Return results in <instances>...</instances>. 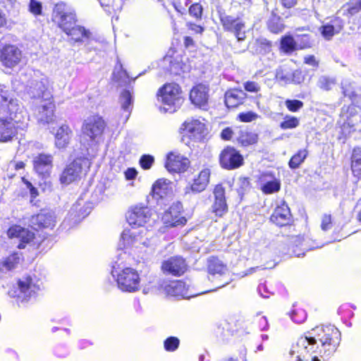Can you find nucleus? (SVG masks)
Segmentation results:
<instances>
[{"label": "nucleus", "instance_id": "27", "mask_svg": "<svg viewBox=\"0 0 361 361\" xmlns=\"http://www.w3.org/2000/svg\"><path fill=\"white\" fill-rule=\"evenodd\" d=\"M185 130L187 135L194 140H200L204 137L206 131L204 123L197 119H192L190 121L184 123Z\"/></svg>", "mask_w": 361, "mask_h": 361}, {"label": "nucleus", "instance_id": "23", "mask_svg": "<svg viewBox=\"0 0 361 361\" xmlns=\"http://www.w3.org/2000/svg\"><path fill=\"white\" fill-rule=\"evenodd\" d=\"M52 163V155L43 153L39 154L33 159L34 169L42 177L49 176L53 166Z\"/></svg>", "mask_w": 361, "mask_h": 361}, {"label": "nucleus", "instance_id": "28", "mask_svg": "<svg viewBox=\"0 0 361 361\" xmlns=\"http://www.w3.org/2000/svg\"><path fill=\"white\" fill-rule=\"evenodd\" d=\"M246 97L247 94L243 90L232 89L226 92L224 102L228 109L235 108L242 104Z\"/></svg>", "mask_w": 361, "mask_h": 361}, {"label": "nucleus", "instance_id": "32", "mask_svg": "<svg viewBox=\"0 0 361 361\" xmlns=\"http://www.w3.org/2000/svg\"><path fill=\"white\" fill-rule=\"evenodd\" d=\"M71 136V130L67 125H62L55 133V145L59 149L67 147Z\"/></svg>", "mask_w": 361, "mask_h": 361}, {"label": "nucleus", "instance_id": "48", "mask_svg": "<svg viewBox=\"0 0 361 361\" xmlns=\"http://www.w3.org/2000/svg\"><path fill=\"white\" fill-rule=\"evenodd\" d=\"M271 42L267 39H258L256 41V51L261 54H265L271 50Z\"/></svg>", "mask_w": 361, "mask_h": 361}, {"label": "nucleus", "instance_id": "29", "mask_svg": "<svg viewBox=\"0 0 361 361\" xmlns=\"http://www.w3.org/2000/svg\"><path fill=\"white\" fill-rule=\"evenodd\" d=\"M343 27V21L340 18H335L329 23L323 25L321 28V34L324 39L330 40L336 34L339 33Z\"/></svg>", "mask_w": 361, "mask_h": 361}, {"label": "nucleus", "instance_id": "35", "mask_svg": "<svg viewBox=\"0 0 361 361\" xmlns=\"http://www.w3.org/2000/svg\"><path fill=\"white\" fill-rule=\"evenodd\" d=\"M208 271L211 275H224L227 269L226 265L216 257H212L208 259Z\"/></svg>", "mask_w": 361, "mask_h": 361}, {"label": "nucleus", "instance_id": "4", "mask_svg": "<svg viewBox=\"0 0 361 361\" xmlns=\"http://www.w3.org/2000/svg\"><path fill=\"white\" fill-rule=\"evenodd\" d=\"M42 283L35 276H23L18 281V288L9 291L11 297L16 298L17 302L25 304L35 298L37 293L41 290Z\"/></svg>", "mask_w": 361, "mask_h": 361}, {"label": "nucleus", "instance_id": "21", "mask_svg": "<svg viewBox=\"0 0 361 361\" xmlns=\"http://www.w3.org/2000/svg\"><path fill=\"white\" fill-rule=\"evenodd\" d=\"M91 209L92 208L89 206L80 207V204L77 202L69 211L68 216L63 223V226H66V224H69L71 226L77 225L90 213Z\"/></svg>", "mask_w": 361, "mask_h": 361}, {"label": "nucleus", "instance_id": "42", "mask_svg": "<svg viewBox=\"0 0 361 361\" xmlns=\"http://www.w3.org/2000/svg\"><path fill=\"white\" fill-rule=\"evenodd\" d=\"M212 209V212L214 213L216 216L221 217L228 211L226 200H214Z\"/></svg>", "mask_w": 361, "mask_h": 361}, {"label": "nucleus", "instance_id": "58", "mask_svg": "<svg viewBox=\"0 0 361 361\" xmlns=\"http://www.w3.org/2000/svg\"><path fill=\"white\" fill-rule=\"evenodd\" d=\"M42 4L39 1H37V0H30L29 10L32 13L36 16L40 15L42 13Z\"/></svg>", "mask_w": 361, "mask_h": 361}, {"label": "nucleus", "instance_id": "34", "mask_svg": "<svg viewBox=\"0 0 361 361\" xmlns=\"http://www.w3.org/2000/svg\"><path fill=\"white\" fill-rule=\"evenodd\" d=\"M133 92L129 90H123L119 97V103L121 109L128 113L127 118H128L133 106Z\"/></svg>", "mask_w": 361, "mask_h": 361}, {"label": "nucleus", "instance_id": "53", "mask_svg": "<svg viewBox=\"0 0 361 361\" xmlns=\"http://www.w3.org/2000/svg\"><path fill=\"white\" fill-rule=\"evenodd\" d=\"M154 161V157L149 154L142 155L140 159V164L143 169H149Z\"/></svg>", "mask_w": 361, "mask_h": 361}, {"label": "nucleus", "instance_id": "62", "mask_svg": "<svg viewBox=\"0 0 361 361\" xmlns=\"http://www.w3.org/2000/svg\"><path fill=\"white\" fill-rule=\"evenodd\" d=\"M54 355L60 358H64L69 354L68 349L66 346L59 345L55 347L54 350Z\"/></svg>", "mask_w": 361, "mask_h": 361}, {"label": "nucleus", "instance_id": "60", "mask_svg": "<svg viewBox=\"0 0 361 361\" xmlns=\"http://www.w3.org/2000/svg\"><path fill=\"white\" fill-rule=\"evenodd\" d=\"M214 200H226L225 188L222 185H216L213 191Z\"/></svg>", "mask_w": 361, "mask_h": 361}, {"label": "nucleus", "instance_id": "63", "mask_svg": "<svg viewBox=\"0 0 361 361\" xmlns=\"http://www.w3.org/2000/svg\"><path fill=\"white\" fill-rule=\"evenodd\" d=\"M303 80L304 78L300 71L295 70L294 71H291L290 83L300 84L303 81Z\"/></svg>", "mask_w": 361, "mask_h": 361}, {"label": "nucleus", "instance_id": "24", "mask_svg": "<svg viewBox=\"0 0 361 361\" xmlns=\"http://www.w3.org/2000/svg\"><path fill=\"white\" fill-rule=\"evenodd\" d=\"M291 219L290 208L285 202L276 207L270 217L271 221L279 226L288 225L291 222Z\"/></svg>", "mask_w": 361, "mask_h": 361}, {"label": "nucleus", "instance_id": "11", "mask_svg": "<svg viewBox=\"0 0 361 361\" xmlns=\"http://www.w3.org/2000/svg\"><path fill=\"white\" fill-rule=\"evenodd\" d=\"M170 180L166 179L157 180L152 186V195L158 204H166L172 196V188Z\"/></svg>", "mask_w": 361, "mask_h": 361}, {"label": "nucleus", "instance_id": "37", "mask_svg": "<svg viewBox=\"0 0 361 361\" xmlns=\"http://www.w3.org/2000/svg\"><path fill=\"white\" fill-rule=\"evenodd\" d=\"M267 27L271 32L275 34L281 32L284 29L282 18L274 12L271 13L267 21Z\"/></svg>", "mask_w": 361, "mask_h": 361}, {"label": "nucleus", "instance_id": "61", "mask_svg": "<svg viewBox=\"0 0 361 361\" xmlns=\"http://www.w3.org/2000/svg\"><path fill=\"white\" fill-rule=\"evenodd\" d=\"M245 91L250 92H257L260 90V85L254 81H247L243 83Z\"/></svg>", "mask_w": 361, "mask_h": 361}, {"label": "nucleus", "instance_id": "22", "mask_svg": "<svg viewBox=\"0 0 361 361\" xmlns=\"http://www.w3.org/2000/svg\"><path fill=\"white\" fill-rule=\"evenodd\" d=\"M292 243L296 249L293 248V254L298 257L305 255V251L312 250L314 248L323 247V244L319 245L314 241L302 236H295L292 239Z\"/></svg>", "mask_w": 361, "mask_h": 361}, {"label": "nucleus", "instance_id": "18", "mask_svg": "<svg viewBox=\"0 0 361 361\" xmlns=\"http://www.w3.org/2000/svg\"><path fill=\"white\" fill-rule=\"evenodd\" d=\"M159 286L167 295L180 297L182 298H189L191 297L188 294L185 283L182 281H163Z\"/></svg>", "mask_w": 361, "mask_h": 361}, {"label": "nucleus", "instance_id": "55", "mask_svg": "<svg viewBox=\"0 0 361 361\" xmlns=\"http://www.w3.org/2000/svg\"><path fill=\"white\" fill-rule=\"evenodd\" d=\"M259 294L264 298H268L271 295H274V291L268 288L266 282L260 283L257 287Z\"/></svg>", "mask_w": 361, "mask_h": 361}, {"label": "nucleus", "instance_id": "5", "mask_svg": "<svg viewBox=\"0 0 361 361\" xmlns=\"http://www.w3.org/2000/svg\"><path fill=\"white\" fill-rule=\"evenodd\" d=\"M90 166V160L85 157H78L66 165L59 180L63 185H69L80 180L84 171Z\"/></svg>", "mask_w": 361, "mask_h": 361}, {"label": "nucleus", "instance_id": "51", "mask_svg": "<svg viewBox=\"0 0 361 361\" xmlns=\"http://www.w3.org/2000/svg\"><path fill=\"white\" fill-rule=\"evenodd\" d=\"M291 319L297 324L304 322L307 318V314L305 310L300 309L293 311L290 315Z\"/></svg>", "mask_w": 361, "mask_h": 361}, {"label": "nucleus", "instance_id": "7", "mask_svg": "<svg viewBox=\"0 0 361 361\" xmlns=\"http://www.w3.org/2000/svg\"><path fill=\"white\" fill-rule=\"evenodd\" d=\"M53 18L64 32L69 30L77 21L75 11L63 3L57 4L55 6Z\"/></svg>", "mask_w": 361, "mask_h": 361}, {"label": "nucleus", "instance_id": "9", "mask_svg": "<svg viewBox=\"0 0 361 361\" xmlns=\"http://www.w3.org/2000/svg\"><path fill=\"white\" fill-rule=\"evenodd\" d=\"M220 20L224 30L233 33L238 42L245 39V25L241 18L221 14Z\"/></svg>", "mask_w": 361, "mask_h": 361}, {"label": "nucleus", "instance_id": "49", "mask_svg": "<svg viewBox=\"0 0 361 361\" xmlns=\"http://www.w3.org/2000/svg\"><path fill=\"white\" fill-rule=\"evenodd\" d=\"M285 104L286 108L292 112H296L303 106V102L298 99H286Z\"/></svg>", "mask_w": 361, "mask_h": 361}, {"label": "nucleus", "instance_id": "38", "mask_svg": "<svg viewBox=\"0 0 361 361\" xmlns=\"http://www.w3.org/2000/svg\"><path fill=\"white\" fill-rule=\"evenodd\" d=\"M341 89L344 97H348L352 101L356 98L355 83L350 80L345 79L341 82Z\"/></svg>", "mask_w": 361, "mask_h": 361}, {"label": "nucleus", "instance_id": "6", "mask_svg": "<svg viewBox=\"0 0 361 361\" xmlns=\"http://www.w3.org/2000/svg\"><path fill=\"white\" fill-rule=\"evenodd\" d=\"M158 97L161 98L163 106L161 107L165 112L173 113L180 107L183 99L180 96V89L176 83L165 85L159 90Z\"/></svg>", "mask_w": 361, "mask_h": 361}, {"label": "nucleus", "instance_id": "12", "mask_svg": "<svg viewBox=\"0 0 361 361\" xmlns=\"http://www.w3.org/2000/svg\"><path fill=\"white\" fill-rule=\"evenodd\" d=\"M219 162L224 169H235L243 165V157L235 148L227 147L220 154Z\"/></svg>", "mask_w": 361, "mask_h": 361}, {"label": "nucleus", "instance_id": "47", "mask_svg": "<svg viewBox=\"0 0 361 361\" xmlns=\"http://www.w3.org/2000/svg\"><path fill=\"white\" fill-rule=\"evenodd\" d=\"M180 345V340L176 336H169L164 341V348L168 352L176 350Z\"/></svg>", "mask_w": 361, "mask_h": 361}, {"label": "nucleus", "instance_id": "41", "mask_svg": "<svg viewBox=\"0 0 361 361\" xmlns=\"http://www.w3.org/2000/svg\"><path fill=\"white\" fill-rule=\"evenodd\" d=\"M336 84V80L334 78L326 75L321 76L317 82V86L324 91H329L332 90Z\"/></svg>", "mask_w": 361, "mask_h": 361}, {"label": "nucleus", "instance_id": "26", "mask_svg": "<svg viewBox=\"0 0 361 361\" xmlns=\"http://www.w3.org/2000/svg\"><path fill=\"white\" fill-rule=\"evenodd\" d=\"M208 90L207 85L199 84L194 87L190 93V99L192 104L200 107H204L208 101Z\"/></svg>", "mask_w": 361, "mask_h": 361}, {"label": "nucleus", "instance_id": "3", "mask_svg": "<svg viewBox=\"0 0 361 361\" xmlns=\"http://www.w3.org/2000/svg\"><path fill=\"white\" fill-rule=\"evenodd\" d=\"M123 250L118 248L117 259L112 262L111 274L121 290L129 293L135 292L139 289L140 279L135 269L125 267L123 259L126 257V253Z\"/></svg>", "mask_w": 361, "mask_h": 361}, {"label": "nucleus", "instance_id": "16", "mask_svg": "<svg viewBox=\"0 0 361 361\" xmlns=\"http://www.w3.org/2000/svg\"><path fill=\"white\" fill-rule=\"evenodd\" d=\"M183 206L180 202L173 203L163 215L164 222L169 226L175 227L180 225H184L186 223V219L180 216Z\"/></svg>", "mask_w": 361, "mask_h": 361}, {"label": "nucleus", "instance_id": "44", "mask_svg": "<svg viewBox=\"0 0 361 361\" xmlns=\"http://www.w3.org/2000/svg\"><path fill=\"white\" fill-rule=\"evenodd\" d=\"M300 124V121L298 118L289 115L284 117L283 121L279 124L282 130L293 129L297 128Z\"/></svg>", "mask_w": 361, "mask_h": 361}, {"label": "nucleus", "instance_id": "52", "mask_svg": "<svg viewBox=\"0 0 361 361\" xmlns=\"http://www.w3.org/2000/svg\"><path fill=\"white\" fill-rule=\"evenodd\" d=\"M202 6L199 3H195L190 6L188 12L191 16L199 19L202 18Z\"/></svg>", "mask_w": 361, "mask_h": 361}, {"label": "nucleus", "instance_id": "19", "mask_svg": "<svg viewBox=\"0 0 361 361\" xmlns=\"http://www.w3.org/2000/svg\"><path fill=\"white\" fill-rule=\"evenodd\" d=\"M17 114L16 119L7 117H0V142H7L11 140L16 133V127L15 123L20 122V119Z\"/></svg>", "mask_w": 361, "mask_h": 361}, {"label": "nucleus", "instance_id": "56", "mask_svg": "<svg viewBox=\"0 0 361 361\" xmlns=\"http://www.w3.org/2000/svg\"><path fill=\"white\" fill-rule=\"evenodd\" d=\"M34 238V233L30 232L27 229L24 228L23 231V235L20 238L21 243L19 244L18 247L20 249L24 248L25 245L23 243H28Z\"/></svg>", "mask_w": 361, "mask_h": 361}, {"label": "nucleus", "instance_id": "45", "mask_svg": "<svg viewBox=\"0 0 361 361\" xmlns=\"http://www.w3.org/2000/svg\"><path fill=\"white\" fill-rule=\"evenodd\" d=\"M275 77L281 84H289L291 77V71L287 68L280 67L276 69Z\"/></svg>", "mask_w": 361, "mask_h": 361}, {"label": "nucleus", "instance_id": "17", "mask_svg": "<svg viewBox=\"0 0 361 361\" xmlns=\"http://www.w3.org/2000/svg\"><path fill=\"white\" fill-rule=\"evenodd\" d=\"M187 264L185 259L178 256L172 257L164 261L161 269L164 274L178 276L186 271Z\"/></svg>", "mask_w": 361, "mask_h": 361}, {"label": "nucleus", "instance_id": "14", "mask_svg": "<svg viewBox=\"0 0 361 361\" xmlns=\"http://www.w3.org/2000/svg\"><path fill=\"white\" fill-rule=\"evenodd\" d=\"M49 80L42 78L39 80H33L28 89V94L32 99H36L38 103L41 100H52V95L48 89Z\"/></svg>", "mask_w": 361, "mask_h": 361}, {"label": "nucleus", "instance_id": "2", "mask_svg": "<svg viewBox=\"0 0 361 361\" xmlns=\"http://www.w3.org/2000/svg\"><path fill=\"white\" fill-rule=\"evenodd\" d=\"M150 217V209L148 207L137 205L132 208L126 215V219L131 229H125L118 244L119 249L128 246L136 245L137 243L146 245L141 235L146 231L143 228Z\"/></svg>", "mask_w": 361, "mask_h": 361}, {"label": "nucleus", "instance_id": "54", "mask_svg": "<svg viewBox=\"0 0 361 361\" xmlns=\"http://www.w3.org/2000/svg\"><path fill=\"white\" fill-rule=\"evenodd\" d=\"M24 230V228L21 227L20 226L15 225L9 228L8 230V235L9 238H20L23 235V231Z\"/></svg>", "mask_w": 361, "mask_h": 361}, {"label": "nucleus", "instance_id": "59", "mask_svg": "<svg viewBox=\"0 0 361 361\" xmlns=\"http://www.w3.org/2000/svg\"><path fill=\"white\" fill-rule=\"evenodd\" d=\"M332 228L331 216L330 214H324L322 218L321 228L324 231H327Z\"/></svg>", "mask_w": 361, "mask_h": 361}, {"label": "nucleus", "instance_id": "30", "mask_svg": "<svg viewBox=\"0 0 361 361\" xmlns=\"http://www.w3.org/2000/svg\"><path fill=\"white\" fill-rule=\"evenodd\" d=\"M210 171L208 169L202 170L197 178H195L190 185L192 192L199 193L205 190L209 180Z\"/></svg>", "mask_w": 361, "mask_h": 361}, {"label": "nucleus", "instance_id": "36", "mask_svg": "<svg viewBox=\"0 0 361 361\" xmlns=\"http://www.w3.org/2000/svg\"><path fill=\"white\" fill-rule=\"evenodd\" d=\"M20 255L18 253H13L0 262V270L6 273L13 269L20 263Z\"/></svg>", "mask_w": 361, "mask_h": 361}, {"label": "nucleus", "instance_id": "57", "mask_svg": "<svg viewBox=\"0 0 361 361\" xmlns=\"http://www.w3.org/2000/svg\"><path fill=\"white\" fill-rule=\"evenodd\" d=\"M238 184L239 188L237 189L239 195H242L250 188V181L247 178H240Z\"/></svg>", "mask_w": 361, "mask_h": 361}, {"label": "nucleus", "instance_id": "50", "mask_svg": "<svg viewBox=\"0 0 361 361\" xmlns=\"http://www.w3.org/2000/svg\"><path fill=\"white\" fill-rule=\"evenodd\" d=\"M259 117V115L253 111L241 112L238 115V118L244 123L252 122L255 121Z\"/></svg>", "mask_w": 361, "mask_h": 361}, {"label": "nucleus", "instance_id": "8", "mask_svg": "<svg viewBox=\"0 0 361 361\" xmlns=\"http://www.w3.org/2000/svg\"><path fill=\"white\" fill-rule=\"evenodd\" d=\"M20 114L21 109L18 101L0 84V117L11 116V118L16 119L17 114Z\"/></svg>", "mask_w": 361, "mask_h": 361}, {"label": "nucleus", "instance_id": "1", "mask_svg": "<svg viewBox=\"0 0 361 361\" xmlns=\"http://www.w3.org/2000/svg\"><path fill=\"white\" fill-rule=\"evenodd\" d=\"M311 333L314 336H301L292 346L290 355L296 361H319V357L329 358L336 350L341 333L333 325L317 326Z\"/></svg>", "mask_w": 361, "mask_h": 361}, {"label": "nucleus", "instance_id": "13", "mask_svg": "<svg viewBox=\"0 0 361 361\" xmlns=\"http://www.w3.org/2000/svg\"><path fill=\"white\" fill-rule=\"evenodd\" d=\"M55 104L53 100H41L33 108L34 113L39 123L49 124L54 121Z\"/></svg>", "mask_w": 361, "mask_h": 361}, {"label": "nucleus", "instance_id": "10", "mask_svg": "<svg viewBox=\"0 0 361 361\" xmlns=\"http://www.w3.org/2000/svg\"><path fill=\"white\" fill-rule=\"evenodd\" d=\"M105 122L99 116H92L86 118L82 127V133L91 140L100 137L105 128Z\"/></svg>", "mask_w": 361, "mask_h": 361}, {"label": "nucleus", "instance_id": "31", "mask_svg": "<svg viewBox=\"0 0 361 361\" xmlns=\"http://www.w3.org/2000/svg\"><path fill=\"white\" fill-rule=\"evenodd\" d=\"M235 138L242 146H248L257 142L258 135L247 128L236 129Z\"/></svg>", "mask_w": 361, "mask_h": 361}, {"label": "nucleus", "instance_id": "39", "mask_svg": "<svg viewBox=\"0 0 361 361\" xmlns=\"http://www.w3.org/2000/svg\"><path fill=\"white\" fill-rule=\"evenodd\" d=\"M307 156V152L305 149L299 150L294 154L288 162V166L291 169H298L300 165L305 161Z\"/></svg>", "mask_w": 361, "mask_h": 361}, {"label": "nucleus", "instance_id": "43", "mask_svg": "<svg viewBox=\"0 0 361 361\" xmlns=\"http://www.w3.org/2000/svg\"><path fill=\"white\" fill-rule=\"evenodd\" d=\"M281 48L286 53H290L296 49V42L292 36L283 37L281 40Z\"/></svg>", "mask_w": 361, "mask_h": 361}, {"label": "nucleus", "instance_id": "46", "mask_svg": "<svg viewBox=\"0 0 361 361\" xmlns=\"http://www.w3.org/2000/svg\"><path fill=\"white\" fill-rule=\"evenodd\" d=\"M169 71L173 75H180L181 72H185V66L178 59H169Z\"/></svg>", "mask_w": 361, "mask_h": 361}, {"label": "nucleus", "instance_id": "33", "mask_svg": "<svg viewBox=\"0 0 361 361\" xmlns=\"http://www.w3.org/2000/svg\"><path fill=\"white\" fill-rule=\"evenodd\" d=\"M65 33L71 36V39L75 42H85V39H90L91 36V32L88 30L81 25H77L76 23Z\"/></svg>", "mask_w": 361, "mask_h": 361}, {"label": "nucleus", "instance_id": "25", "mask_svg": "<svg viewBox=\"0 0 361 361\" xmlns=\"http://www.w3.org/2000/svg\"><path fill=\"white\" fill-rule=\"evenodd\" d=\"M31 223L37 228L53 229L56 224V217L54 212L42 211L31 219Z\"/></svg>", "mask_w": 361, "mask_h": 361}, {"label": "nucleus", "instance_id": "64", "mask_svg": "<svg viewBox=\"0 0 361 361\" xmlns=\"http://www.w3.org/2000/svg\"><path fill=\"white\" fill-rule=\"evenodd\" d=\"M119 73H121L126 78H129V75H128L127 71L123 68L122 63H121L120 60L118 59L117 63L115 66V68H114V70L113 72V75H119Z\"/></svg>", "mask_w": 361, "mask_h": 361}, {"label": "nucleus", "instance_id": "40", "mask_svg": "<svg viewBox=\"0 0 361 361\" xmlns=\"http://www.w3.org/2000/svg\"><path fill=\"white\" fill-rule=\"evenodd\" d=\"M281 189V181L276 178L264 183L261 190L264 194H272L277 192Z\"/></svg>", "mask_w": 361, "mask_h": 361}, {"label": "nucleus", "instance_id": "20", "mask_svg": "<svg viewBox=\"0 0 361 361\" xmlns=\"http://www.w3.org/2000/svg\"><path fill=\"white\" fill-rule=\"evenodd\" d=\"M190 161L178 153L170 152L167 155L165 166L170 172H184L188 168Z\"/></svg>", "mask_w": 361, "mask_h": 361}, {"label": "nucleus", "instance_id": "15", "mask_svg": "<svg viewBox=\"0 0 361 361\" xmlns=\"http://www.w3.org/2000/svg\"><path fill=\"white\" fill-rule=\"evenodd\" d=\"M21 57V51L14 45H6L1 50L0 58L5 67L13 68L16 66L20 63Z\"/></svg>", "mask_w": 361, "mask_h": 361}]
</instances>
